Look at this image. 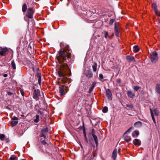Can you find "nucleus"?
<instances>
[{
    "label": "nucleus",
    "instance_id": "f257e3e1",
    "mask_svg": "<svg viewBox=\"0 0 160 160\" xmlns=\"http://www.w3.org/2000/svg\"><path fill=\"white\" fill-rule=\"evenodd\" d=\"M60 46L62 49L58 53L57 56V59L60 63H62L64 62H68L69 60L68 59L70 58L71 54L69 53H68L65 48L66 47L65 46V44L63 42L60 43Z\"/></svg>",
    "mask_w": 160,
    "mask_h": 160
},
{
    "label": "nucleus",
    "instance_id": "f03ea898",
    "mask_svg": "<svg viewBox=\"0 0 160 160\" xmlns=\"http://www.w3.org/2000/svg\"><path fill=\"white\" fill-rule=\"evenodd\" d=\"M58 74L60 78L59 82L62 83H66L68 82V79L66 76L70 75L71 73L70 69L68 68L67 64L64 63L61 65L60 70L58 72Z\"/></svg>",
    "mask_w": 160,
    "mask_h": 160
},
{
    "label": "nucleus",
    "instance_id": "7ed1b4c3",
    "mask_svg": "<svg viewBox=\"0 0 160 160\" xmlns=\"http://www.w3.org/2000/svg\"><path fill=\"white\" fill-rule=\"evenodd\" d=\"M59 92L61 95H65L66 93L67 92L68 88L66 87L64 85H62L59 87Z\"/></svg>",
    "mask_w": 160,
    "mask_h": 160
},
{
    "label": "nucleus",
    "instance_id": "20e7f679",
    "mask_svg": "<svg viewBox=\"0 0 160 160\" xmlns=\"http://www.w3.org/2000/svg\"><path fill=\"white\" fill-rule=\"evenodd\" d=\"M40 91L39 90L37 89L34 90L33 97L36 101L39 99V97L40 96Z\"/></svg>",
    "mask_w": 160,
    "mask_h": 160
},
{
    "label": "nucleus",
    "instance_id": "39448f33",
    "mask_svg": "<svg viewBox=\"0 0 160 160\" xmlns=\"http://www.w3.org/2000/svg\"><path fill=\"white\" fill-rule=\"evenodd\" d=\"M158 59L157 53L154 51L152 52L151 54V59L152 62L155 63L158 60Z\"/></svg>",
    "mask_w": 160,
    "mask_h": 160
},
{
    "label": "nucleus",
    "instance_id": "423d86ee",
    "mask_svg": "<svg viewBox=\"0 0 160 160\" xmlns=\"http://www.w3.org/2000/svg\"><path fill=\"white\" fill-rule=\"evenodd\" d=\"M34 11L31 8H28L27 10L26 16L29 18H33Z\"/></svg>",
    "mask_w": 160,
    "mask_h": 160
},
{
    "label": "nucleus",
    "instance_id": "0eeeda50",
    "mask_svg": "<svg viewBox=\"0 0 160 160\" xmlns=\"http://www.w3.org/2000/svg\"><path fill=\"white\" fill-rule=\"evenodd\" d=\"M9 52V50L7 48H2L0 49V55L5 56Z\"/></svg>",
    "mask_w": 160,
    "mask_h": 160
},
{
    "label": "nucleus",
    "instance_id": "6e6552de",
    "mask_svg": "<svg viewBox=\"0 0 160 160\" xmlns=\"http://www.w3.org/2000/svg\"><path fill=\"white\" fill-rule=\"evenodd\" d=\"M119 25L118 24L115 23L114 26V32L115 35L117 37H119Z\"/></svg>",
    "mask_w": 160,
    "mask_h": 160
},
{
    "label": "nucleus",
    "instance_id": "1a4fd4ad",
    "mask_svg": "<svg viewBox=\"0 0 160 160\" xmlns=\"http://www.w3.org/2000/svg\"><path fill=\"white\" fill-rule=\"evenodd\" d=\"M106 94L107 96L108 99L111 100L112 99V95L110 90L107 89L106 90Z\"/></svg>",
    "mask_w": 160,
    "mask_h": 160
},
{
    "label": "nucleus",
    "instance_id": "9d476101",
    "mask_svg": "<svg viewBox=\"0 0 160 160\" xmlns=\"http://www.w3.org/2000/svg\"><path fill=\"white\" fill-rule=\"evenodd\" d=\"M84 74L88 78H90L92 77L93 76L92 73L89 70H86L84 72Z\"/></svg>",
    "mask_w": 160,
    "mask_h": 160
},
{
    "label": "nucleus",
    "instance_id": "9b49d317",
    "mask_svg": "<svg viewBox=\"0 0 160 160\" xmlns=\"http://www.w3.org/2000/svg\"><path fill=\"white\" fill-rule=\"evenodd\" d=\"M133 143L135 146H140L141 144V141L138 139H134L133 141Z\"/></svg>",
    "mask_w": 160,
    "mask_h": 160
},
{
    "label": "nucleus",
    "instance_id": "f8f14e48",
    "mask_svg": "<svg viewBox=\"0 0 160 160\" xmlns=\"http://www.w3.org/2000/svg\"><path fill=\"white\" fill-rule=\"evenodd\" d=\"M127 93L128 97L131 98H133L134 97L135 95V93L132 91L130 90L128 91L127 92Z\"/></svg>",
    "mask_w": 160,
    "mask_h": 160
},
{
    "label": "nucleus",
    "instance_id": "ddd939ff",
    "mask_svg": "<svg viewBox=\"0 0 160 160\" xmlns=\"http://www.w3.org/2000/svg\"><path fill=\"white\" fill-rule=\"evenodd\" d=\"M117 156V150L115 149L112 153V158L114 160H116Z\"/></svg>",
    "mask_w": 160,
    "mask_h": 160
},
{
    "label": "nucleus",
    "instance_id": "4468645a",
    "mask_svg": "<svg viewBox=\"0 0 160 160\" xmlns=\"http://www.w3.org/2000/svg\"><path fill=\"white\" fill-rule=\"evenodd\" d=\"M152 7L154 9L155 12L156 14H158V11L157 8V6L155 3H154L152 4Z\"/></svg>",
    "mask_w": 160,
    "mask_h": 160
},
{
    "label": "nucleus",
    "instance_id": "2eb2a0df",
    "mask_svg": "<svg viewBox=\"0 0 160 160\" xmlns=\"http://www.w3.org/2000/svg\"><path fill=\"white\" fill-rule=\"evenodd\" d=\"M155 91L157 93L160 94V83L157 84L156 85Z\"/></svg>",
    "mask_w": 160,
    "mask_h": 160
},
{
    "label": "nucleus",
    "instance_id": "dca6fc26",
    "mask_svg": "<svg viewBox=\"0 0 160 160\" xmlns=\"http://www.w3.org/2000/svg\"><path fill=\"white\" fill-rule=\"evenodd\" d=\"M126 59L129 62H131L132 61H135V59L134 57L129 55L127 56L126 57Z\"/></svg>",
    "mask_w": 160,
    "mask_h": 160
},
{
    "label": "nucleus",
    "instance_id": "f3484780",
    "mask_svg": "<svg viewBox=\"0 0 160 160\" xmlns=\"http://www.w3.org/2000/svg\"><path fill=\"white\" fill-rule=\"evenodd\" d=\"M39 116L38 115H36L34 118L33 120L34 122L36 123H37L39 121Z\"/></svg>",
    "mask_w": 160,
    "mask_h": 160
},
{
    "label": "nucleus",
    "instance_id": "a211bd4d",
    "mask_svg": "<svg viewBox=\"0 0 160 160\" xmlns=\"http://www.w3.org/2000/svg\"><path fill=\"white\" fill-rule=\"evenodd\" d=\"M92 136L96 146H97L98 145V139L97 136L94 134H92Z\"/></svg>",
    "mask_w": 160,
    "mask_h": 160
},
{
    "label": "nucleus",
    "instance_id": "6ab92c4d",
    "mask_svg": "<svg viewBox=\"0 0 160 160\" xmlns=\"http://www.w3.org/2000/svg\"><path fill=\"white\" fill-rule=\"evenodd\" d=\"M96 85V83L93 82L92 85L90 87L89 90V92H91L92 90L95 87Z\"/></svg>",
    "mask_w": 160,
    "mask_h": 160
},
{
    "label": "nucleus",
    "instance_id": "aec40b11",
    "mask_svg": "<svg viewBox=\"0 0 160 160\" xmlns=\"http://www.w3.org/2000/svg\"><path fill=\"white\" fill-rule=\"evenodd\" d=\"M139 48L137 46H135L133 47V51L134 52H137L139 51Z\"/></svg>",
    "mask_w": 160,
    "mask_h": 160
},
{
    "label": "nucleus",
    "instance_id": "412c9836",
    "mask_svg": "<svg viewBox=\"0 0 160 160\" xmlns=\"http://www.w3.org/2000/svg\"><path fill=\"white\" fill-rule=\"evenodd\" d=\"M150 113H151V117H152V120L153 121V122H154V123H155L156 122V121H155V118H154V115L153 114L152 110V109L151 108H150Z\"/></svg>",
    "mask_w": 160,
    "mask_h": 160
},
{
    "label": "nucleus",
    "instance_id": "4be33fe9",
    "mask_svg": "<svg viewBox=\"0 0 160 160\" xmlns=\"http://www.w3.org/2000/svg\"><path fill=\"white\" fill-rule=\"evenodd\" d=\"M97 64L96 62H94L93 65L92 66L93 70L95 72L97 69Z\"/></svg>",
    "mask_w": 160,
    "mask_h": 160
},
{
    "label": "nucleus",
    "instance_id": "5701e85b",
    "mask_svg": "<svg viewBox=\"0 0 160 160\" xmlns=\"http://www.w3.org/2000/svg\"><path fill=\"white\" fill-rule=\"evenodd\" d=\"M27 9V5L25 3H24L22 6V11L23 12H26Z\"/></svg>",
    "mask_w": 160,
    "mask_h": 160
},
{
    "label": "nucleus",
    "instance_id": "b1692460",
    "mask_svg": "<svg viewBox=\"0 0 160 160\" xmlns=\"http://www.w3.org/2000/svg\"><path fill=\"white\" fill-rule=\"evenodd\" d=\"M153 114H154L155 115L158 116L159 115V112L158 110L157 109H155L153 111H152Z\"/></svg>",
    "mask_w": 160,
    "mask_h": 160
},
{
    "label": "nucleus",
    "instance_id": "393cba45",
    "mask_svg": "<svg viewBox=\"0 0 160 160\" xmlns=\"http://www.w3.org/2000/svg\"><path fill=\"white\" fill-rule=\"evenodd\" d=\"M142 125V122L140 121H138L136 122L134 124V125L136 127H138L141 126Z\"/></svg>",
    "mask_w": 160,
    "mask_h": 160
},
{
    "label": "nucleus",
    "instance_id": "a878e982",
    "mask_svg": "<svg viewBox=\"0 0 160 160\" xmlns=\"http://www.w3.org/2000/svg\"><path fill=\"white\" fill-rule=\"evenodd\" d=\"M11 66L12 68L15 70L16 68V64L14 61H12L11 62Z\"/></svg>",
    "mask_w": 160,
    "mask_h": 160
},
{
    "label": "nucleus",
    "instance_id": "bb28decb",
    "mask_svg": "<svg viewBox=\"0 0 160 160\" xmlns=\"http://www.w3.org/2000/svg\"><path fill=\"white\" fill-rule=\"evenodd\" d=\"M5 138V136L4 134H0V139L1 141L4 140Z\"/></svg>",
    "mask_w": 160,
    "mask_h": 160
},
{
    "label": "nucleus",
    "instance_id": "cd10ccee",
    "mask_svg": "<svg viewBox=\"0 0 160 160\" xmlns=\"http://www.w3.org/2000/svg\"><path fill=\"white\" fill-rule=\"evenodd\" d=\"M48 132V129L47 128H43L41 131V133H44L45 134V133Z\"/></svg>",
    "mask_w": 160,
    "mask_h": 160
},
{
    "label": "nucleus",
    "instance_id": "c85d7f7f",
    "mask_svg": "<svg viewBox=\"0 0 160 160\" xmlns=\"http://www.w3.org/2000/svg\"><path fill=\"white\" fill-rule=\"evenodd\" d=\"M18 123V121H12L11 122V124L12 126L13 127L16 125Z\"/></svg>",
    "mask_w": 160,
    "mask_h": 160
},
{
    "label": "nucleus",
    "instance_id": "c756f323",
    "mask_svg": "<svg viewBox=\"0 0 160 160\" xmlns=\"http://www.w3.org/2000/svg\"><path fill=\"white\" fill-rule=\"evenodd\" d=\"M102 112L104 113H106L108 111V108L107 107H104L102 109Z\"/></svg>",
    "mask_w": 160,
    "mask_h": 160
},
{
    "label": "nucleus",
    "instance_id": "7c9ffc66",
    "mask_svg": "<svg viewBox=\"0 0 160 160\" xmlns=\"http://www.w3.org/2000/svg\"><path fill=\"white\" fill-rule=\"evenodd\" d=\"M105 38H107V37H108L109 38H112L111 37L108 35V32H105Z\"/></svg>",
    "mask_w": 160,
    "mask_h": 160
},
{
    "label": "nucleus",
    "instance_id": "2f4dec72",
    "mask_svg": "<svg viewBox=\"0 0 160 160\" xmlns=\"http://www.w3.org/2000/svg\"><path fill=\"white\" fill-rule=\"evenodd\" d=\"M17 157L16 156H12L9 158V160H17Z\"/></svg>",
    "mask_w": 160,
    "mask_h": 160
},
{
    "label": "nucleus",
    "instance_id": "473e14b6",
    "mask_svg": "<svg viewBox=\"0 0 160 160\" xmlns=\"http://www.w3.org/2000/svg\"><path fill=\"white\" fill-rule=\"evenodd\" d=\"M19 91L22 95V96H23L24 94V93L23 89H22V88H20Z\"/></svg>",
    "mask_w": 160,
    "mask_h": 160
},
{
    "label": "nucleus",
    "instance_id": "72a5a7b5",
    "mask_svg": "<svg viewBox=\"0 0 160 160\" xmlns=\"http://www.w3.org/2000/svg\"><path fill=\"white\" fill-rule=\"evenodd\" d=\"M135 134L136 135V137H137L139 135V131L138 130H135L134 132Z\"/></svg>",
    "mask_w": 160,
    "mask_h": 160
},
{
    "label": "nucleus",
    "instance_id": "f704fd0d",
    "mask_svg": "<svg viewBox=\"0 0 160 160\" xmlns=\"http://www.w3.org/2000/svg\"><path fill=\"white\" fill-rule=\"evenodd\" d=\"M140 88V87L138 86H134L133 89L134 90L137 91Z\"/></svg>",
    "mask_w": 160,
    "mask_h": 160
},
{
    "label": "nucleus",
    "instance_id": "c9c22d12",
    "mask_svg": "<svg viewBox=\"0 0 160 160\" xmlns=\"http://www.w3.org/2000/svg\"><path fill=\"white\" fill-rule=\"evenodd\" d=\"M126 106L127 107H128L129 108H132L133 107V105L132 104H126Z\"/></svg>",
    "mask_w": 160,
    "mask_h": 160
},
{
    "label": "nucleus",
    "instance_id": "e433bc0d",
    "mask_svg": "<svg viewBox=\"0 0 160 160\" xmlns=\"http://www.w3.org/2000/svg\"><path fill=\"white\" fill-rule=\"evenodd\" d=\"M131 140V138L130 137H129L128 138H125V141L127 142H128L129 141H130Z\"/></svg>",
    "mask_w": 160,
    "mask_h": 160
},
{
    "label": "nucleus",
    "instance_id": "4c0bfd02",
    "mask_svg": "<svg viewBox=\"0 0 160 160\" xmlns=\"http://www.w3.org/2000/svg\"><path fill=\"white\" fill-rule=\"evenodd\" d=\"M114 19H111L110 20V21H109V24L110 25H112L113 24V23L114 22Z\"/></svg>",
    "mask_w": 160,
    "mask_h": 160
},
{
    "label": "nucleus",
    "instance_id": "58836bf2",
    "mask_svg": "<svg viewBox=\"0 0 160 160\" xmlns=\"http://www.w3.org/2000/svg\"><path fill=\"white\" fill-rule=\"evenodd\" d=\"M40 137H43L44 138H46L45 134L44 133H41L40 134Z\"/></svg>",
    "mask_w": 160,
    "mask_h": 160
},
{
    "label": "nucleus",
    "instance_id": "ea45409f",
    "mask_svg": "<svg viewBox=\"0 0 160 160\" xmlns=\"http://www.w3.org/2000/svg\"><path fill=\"white\" fill-rule=\"evenodd\" d=\"M37 76L38 78H41V76L40 73L39 72L37 73Z\"/></svg>",
    "mask_w": 160,
    "mask_h": 160
},
{
    "label": "nucleus",
    "instance_id": "a19ab883",
    "mask_svg": "<svg viewBox=\"0 0 160 160\" xmlns=\"http://www.w3.org/2000/svg\"><path fill=\"white\" fill-rule=\"evenodd\" d=\"M132 127L130 128L127 131H126L124 134H127L128 133H129L130 132V130L131 129Z\"/></svg>",
    "mask_w": 160,
    "mask_h": 160
},
{
    "label": "nucleus",
    "instance_id": "79ce46f5",
    "mask_svg": "<svg viewBox=\"0 0 160 160\" xmlns=\"http://www.w3.org/2000/svg\"><path fill=\"white\" fill-rule=\"evenodd\" d=\"M12 119L13 120H18V118L15 116H14L12 118Z\"/></svg>",
    "mask_w": 160,
    "mask_h": 160
},
{
    "label": "nucleus",
    "instance_id": "37998d69",
    "mask_svg": "<svg viewBox=\"0 0 160 160\" xmlns=\"http://www.w3.org/2000/svg\"><path fill=\"white\" fill-rule=\"evenodd\" d=\"M7 93H8V95L9 96H12V95L13 94V93H12L10 92H8Z\"/></svg>",
    "mask_w": 160,
    "mask_h": 160
},
{
    "label": "nucleus",
    "instance_id": "c03bdc74",
    "mask_svg": "<svg viewBox=\"0 0 160 160\" xmlns=\"http://www.w3.org/2000/svg\"><path fill=\"white\" fill-rule=\"evenodd\" d=\"M99 77L100 78L102 79L103 78V76L102 74H100L99 75Z\"/></svg>",
    "mask_w": 160,
    "mask_h": 160
},
{
    "label": "nucleus",
    "instance_id": "a18cd8bd",
    "mask_svg": "<svg viewBox=\"0 0 160 160\" xmlns=\"http://www.w3.org/2000/svg\"><path fill=\"white\" fill-rule=\"evenodd\" d=\"M38 83L39 85H40L41 81V78H38Z\"/></svg>",
    "mask_w": 160,
    "mask_h": 160
},
{
    "label": "nucleus",
    "instance_id": "49530a36",
    "mask_svg": "<svg viewBox=\"0 0 160 160\" xmlns=\"http://www.w3.org/2000/svg\"><path fill=\"white\" fill-rule=\"evenodd\" d=\"M42 144H43V145H45L47 144L46 142V141L45 140H43V141H42Z\"/></svg>",
    "mask_w": 160,
    "mask_h": 160
},
{
    "label": "nucleus",
    "instance_id": "de8ad7c7",
    "mask_svg": "<svg viewBox=\"0 0 160 160\" xmlns=\"http://www.w3.org/2000/svg\"><path fill=\"white\" fill-rule=\"evenodd\" d=\"M116 81L117 83H120L121 82V80L120 79H118Z\"/></svg>",
    "mask_w": 160,
    "mask_h": 160
},
{
    "label": "nucleus",
    "instance_id": "09e8293b",
    "mask_svg": "<svg viewBox=\"0 0 160 160\" xmlns=\"http://www.w3.org/2000/svg\"><path fill=\"white\" fill-rule=\"evenodd\" d=\"M132 137L134 138H135L137 137L136 136H135V134L134 132L133 133H132Z\"/></svg>",
    "mask_w": 160,
    "mask_h": 160
},
{
    "label": "nucleus",
    "instance_id": "8fccbe9b",
    "mask_svg": "<svg viewBox=\"0 0 160 160\" xmlns=\"http://www.w3.org/2000/svg\"><path fill=\"white\" fill-rule=\"evenodd\" d=\"M38 113L42 115L43 114V112L40 110H38Z\"/></svg>",
    "mask_w": 160,
    "mask_h": 160
},
{
    "label": "nucleus",
    "instance_id": "3c124183",
    "mask_svg": "<svg viewBox=\"0 0 160 160\" xmlns=\"http://www.w3.org/2000/svg\"><path fill=\"white\" fill-rule=\"evenodd\" d=\"M8 76V74H5L3 75V76L4 77H6Z\"/></svg>",
    "mask_w": 160,
    "mask_h": 160
},
{
    "label": "nucleus",
    "instance_id": "603ef678",
    "mask_svg": "<svg viewBox=\"0 0 160 160\" xmlns=\"http://www.w3.org/2000/svg\"><path fill=\"white\" fill-rule=\"evenodd\" d=\"M84 137L86 138V140L87 141V138H86V135L85 134H84Z\"/></svg>",
    "mask_w": 160,
    "mask_h": 160
},
{
    "label": "nucleus",
    "instance_id": "864d4df0",
    "mask_svg": "<svg viewBox=\"0 0 160 160\" xmlns=\"http://www.w3.org/2000/svg\"><path fill=\"white\" fill-rule=\"evenodd\" d=\"M24 20L25 21H27V19H26V18L25 17H24Z\"/></svg>",
    "mask_w": 160,
    "mask_h": 160
},
{
    "label": "nucleus",
    "instance_id": "5fc2aeb1",
    "mask_svg": "<svg viewBox=\"0 0 160 160\" xmlns=\"http://www.w3.org/2000/svg\"><path fill=\"white\" fill-rule=\"evenodd\" d=\"M120 151H121V149H118V152H120Z\"/></svg>",
    "mask_w": 160,
    "mask_h": 160
},
{
    "label": "nucleus",
    "instance_id": "6e6d98bb",
    "mask_svg": "<svg viewBox=\"0 0 160 160\" xmlns=\"http://www.w3.org/2000/svg\"><path fill=\"white\" fill-rule=\"evenodd\" d=\"M6 142H8L9 140L8 139H6Z\"/></svg>",
    "mask_w": 160,
    "mask_h": 160
},
{
    "label": "nucleus",
    "instance_id": "4d7b16f0",
    "mask_svg": "<svg viewBox=\"0 0 160 160\" xmlns=\"http://www.w3.org/2000/svg\"><path fill=\"white\" fill-rule=\"evenodd\" d=\"M113 35H114V33H113L112 34V36H110V37H112L113 36Z\"/></svg>",
    "mask_w": 160,
    "mask_h": 160
},
{
    "label": "nucleus",
    "instance_id": "13d9d810",
    "mask_svg": "<svg viewBox=\"0 0 160 160\" xmlns=\"http://www.w3.org/2000/svg\"><path fill=\"white\" fill-rule=\"evenodd\" d=\"M94 157V155H93L92 157H91V158H92V159H93Z\"/></svg>",
    "mask_w": 160,
    "mask_h": 160
},
{
    "label": "nucleus",
    "instance_id": "bf43d9fd",
    "mask_svg": "<svg viewBox=\"0 0 160 160\" xmlns=\"http://www.w3.org/2000/svg\"><path fill=\"white\" fill-rule=\"evenodd\" d=\"M159 16H160V12H159V14H158Z\"/></svg>",
    "mask_w": 160,
    "mask_h": 160
},
{
    "label": "nucleus",
    "instance_id": "052dcab7",
    "mask_svg": "<svg viewBox=\"0 0 160 160\" xmlns=\"http://www.w3.org/2000/svg\"><path fill=\"white\" fill-rule=\"evenodd\" d=\"M61 1H62V0H60Z\"/></svg>",
    "mask_w": 160,
    "mask_h": 160
},
{
    "label": "nucleus",
    "instance_id": "680f3d73",
    "mask_svg": "<svg viewBox=\"0 0 160 160\" xmlns=\"http://www.w3.org/2000/svg\"><path fill=\"white\" fill-rule=\"evenodd\" d=\"M68 1H69V0H68Z\"/></svg>",
    "mask_w": 160,
    "mask_h": 160
}]
</instances>
